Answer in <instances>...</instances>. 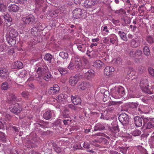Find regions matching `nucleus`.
Instances as JSON below:
<instances>
[{
  "label": "nucleus",
  "instance_id": "nucleus-21",
  "mask_svg": "<svg viewBox=\"0 0 154 154\" xmlns=\"http://www.w3.org/2000/svg\"><path fill=\"white\" fill-rule=\"evenodd\" d=\"M23 65L21 62L20 61H16L13 63L11 67L13 69H21L23 67Z\"/></svg>",
  "mask_w": 154,
  "mask_h": 154
},
{
  "label": "nucleus",
  "instance_id": "nucleus-26",
  "mask_svg": "<svg viewBox=\"0 0 154 154\" xmlns=\"http://www.w3.org/2000/svg\"><path fill=\"white\" fill-rule=\"evenodd\" d=\"M102 34L103 36H106L109 33V30L107 26H102L101 28Z\"/></svg>",
  "mask_w": 154,
  "mask_h": 154
},
{
  "label": "nucleus",
  "instance_id": "nucleus-31",
  "mask_svg": "<svg viewBox=\"0 0 154 154\" xmlns=\"http://www.w3.org/2000/svg\"><path fill=\"white\" fill-rule=\"evenodd\" d=\"M117 91H118L122 96H123L125 94V90L124 88L121 86H118L115 87Z\"/></svg>",
  "mask_w": 154,
  "mask_h": 154
},
{
  "label": "nucleus",
  "instance_id": "nucleus-54",
  "mask_svg": "<svg viewBox=\"0 0 154 154\" xmlns=\"http://www.w3.org/2000/svg\"><path fill=\"white\" fill-rule=\"evenodd\" d=\"M22 96L25 98H28L29 95V93L28 92L23 91L21 94Z\"/></svg>",
  "mask_w": 154,
  "mask_h": 154
},
{
  "label": "nucleus",
  "instance_id": "nucleus-33",
  "mask_svg": "<svg viewBox=\"0 0 154 154\" xmlns=\"http://www.w3.org/2000/svg\"><path fill=\"white\" fill-rule=\"evenodd\" d=\"M51 114L50 110L45 112L43 114V117L46 119H48L51 117Z\"/></svg>",
  "mask_w": 154,
  "mask_h": 154
},
{
  "label": "nucleus",
  "instance_id": "nucleus-37",
  "mask_svg": "<svg viewBox=\"0 0 154 154\" xmlns=\"http://www.w3.org/2000/svg\"><path fill=\"white\" fill-rule=\"evenodd\" d=\"M53 58L52 56L50 54H46L44 57V59L47 61H48L49 63L51 62L52 59Z\"/></svg>",
  "mask_w": 154,
  "mask_h": 154
},
{
  "label": "nucleus",
  "instance_id": "nucleus-25",
  "mask_svg": "<svg viewBox=\"0 0 154 154\" xmlns=\"http://www.w3.org/2000/svg\"><path fill=\"white\" fill-rule=\"evenodd\" d=\"M118 91L116 90L115 88L112 91V96L114 98L117 99L121 98L122 96L120 95Z\"/></svg>",
  "mask_w": 154,
  "mask_h": 154
},
{
  "label": "nucleus",
  "instance_id": "nucleus-13",
  "mask_svg": "<svg viewBox=\"0 0 154 154\" xmlns=\"http://www.w3.org/2000/svg\"><path fill=\"white\" fill-rule=\"evenodd\" d=\"M18 35L17 32L14 29H11L8 33L7 34V39L8 40V38H16Z\"/></svg>",
  "mask_w": 154,
  "mask_h": 154
},
{
  "label": "nucleus",
  "instance_id": "nucleus-20",
  "mask_svg": "<svg viewBox=\"0 0 154 154\" xmlns=\"http://www.w3.org/2000/svg\"><path fill=\"white\" fill-rule=\"evenodd\" d=\"M119 119L122 123H123V122L128 121V116L126 114H122L119 116Z\"/></svg>",
  "mask_w": 154,
  "mask_h": 154
},
{
  "label": "nucleus",
  "instance_id": "nucleus-6",
  "mask_svg": "<svg viewBox=\"0 0 154 154\" xmlns=\"http://www.w3.org/2000/svg\"><path fill=\"white\" fill-rule=\"evenodd\" d=\"M46 27L44 23H40L38 28L36 27L32 28L31 30V33L33 35H35V33H37L39 30H42Z\"/></svg>",
  "mask_w": 154,
  "mask_h": 154
},
{
  "label": "nucleus",
  "instance_id": "nucleus-43",
  "mask_svg": "<svg viewBox=\"0 0 154 154\" xmlns=\"http://www.w3.org/2000/svg\"><path fill=\"white\" fill-rule=\"evenodd\" d=\"M0 140L3 142H6L7 140L6 135L2 132H0Z\"/></svg>",
  "mask_w": 154,
  "mask_h": 154
},
{
  "label": "nucleus",
  "instance_id": "nucleus-46",
  "mask_svg": "<svg viewBox=\"0 0 154 154\" xmlns=\"http://www.w3.org/2000/svg\"><path fill=\"white\" fill-rule=\"evenodd\" d=\"M58 71L61 74H65L67 72V71L65 68L59 67L58 69Z\"/></svg>",
  "mask_w": 154,
  "mask_h": 154
},
{
  "label": "nucleus",
  "instance_id": "nucleus-30",
  "mask_svg": "<svg viewBox=\"0 0 154 154\" xmlns=\"http://www.w3.org/2000/svg\"><path fill=\"white\" fill-rule=\"evenodd\" d=\"M57 98L58 100V103L64 104V102L65 101V99L63 94H60L57 97Z\"/></svg>",
  "mask_w": 154,
  "mask_h": 154
},
{
  "label": "nucleus",
  "instance_id": "nucleus-24",
  "mask_svg": "<svg viewBox=\"0 0 154 154\" xmlns=\"http://www.w3.org/2000/svg\"><path fill=\"white\" fill-rule=\"evenodd\" d=\"M109 37L110 39V42L112 44H114L118 40L117 36L114 34L110 35L109 36Z\"/></svg>",
  "mask_w": 154,
  "mask_h": 154
},
{
  "label": "nucleus",
  "instance_id": "nucleus-22",
  "mask_svg": "<svg viewBox=\"0 0 154 154\" xmlns=\"http://www.w3.org/2000/svg\"><path fill=\"white\" fill-rule=\"evenodd\" d=\"M19 8L15 4H12L9 6L8 10L10 12H16L19 9Z\"/></svg>",
  "mask_w": 154,
  "mask_h": 154
},
{
  "label": "nucleus",
  "instance_id": "nucleus-28",
  "mask_svg": "<svg viewBox=\"0 0 154 154\" xmlns=\"http://www.w3.org/2000/svg\"><path fill=\"white\" fill-rule=\"evenodd\" d=\"M25 146L28 148L35 147L36 146L35 143H33L31 140H28L25 144Z\"/></svg>",
  "mask_w": 154,
  "mask_h": 154
},
{
  "label": "nucleus",
  "instance_id": "nucleus-52",
  "mask_svg": "<svg viewBox=\"0 0 154 154\" xmlns=\"http://www.w3.org/2000/svg\"><path fill=\"white\" fill-rule=\"evenodd\" d=\"M63 117H69V110L68 109L64 110L63 112Z\"/></svg>",
  "mask_w": 154,
  "mask_h": 154
},
{
  "label": "nucleus",
  "instance_id": "nucleus-12",
  "mask_svg": "<svg viewBox=\"0 0 154 154\" xmlns=\"http://www.w3.org/2000/svg\"><path fill=\"white\" fill-rule=\"evenodd\" d=\"M134 122L137 127L141 126L142 124V117H140L139 116L135 117L134 118Z\"/></svg>",
  "mask_w": 154,
  "mask_h": 154
},
{
  "label": "nucleus",
  "instance_id": "nucleus-48",
  "mask_svg": "<svg viewBox=\"0 0 154 154\" xmlns=\"http://www.w3.org/2000/svg\"><path fill=\"white\" fill-rule=\"evenodd\" d=\"M139 44L135 40L132 39L131 41V45L133 48H136L139 45Z\"/></svg>",
  "mask_w": 154,
  "mask_h": 154
},
{
  "label": "nucleus",
  "instance_id": "nucleus-61",
  "mask_svg": "<svg viewBox=\"0 0 154 154\" xmlns=\"http://www.w3.org/2000/svg\"><path fill=\"white\" fill-rule=\"evenodd\" d=\"M149 71L150 74L152 76H154V69L152 68H149Z\"/></svg>",
  "mask_w": 154,
  "mask_h": 154
},
{
  "label": "nucleus",
  "instance_id": "nucleus-57",
  "mask_svg": "<svg viewBox=\"0 0 154 154\" xmlns=\"http://www.w3.org/2000/svg\"><path fill=\"white\" fill-rule=\"evenodd\" d=\"M147 41L149 43H152L153 42V39L150 36H147Z\"/></svg>",
  "mask_w": 154,
  "mask_h": 154
},
{
  "label": "nucleus",
  "instance_id": "nucleus-56",
  "mask_svg": "<svg viewBox=\"0 0 154 154\" xmlns=\"http://www.w3.org/2000/svg\"><path fill=\"white\" fill-rule=\"evenodd\" d=\"M135 57H137L140 56L142 54V51L139 50L135 51Z\"/></svg>",
  "mask_w": 154,
  "mask_h": 154
},
{
  "label": "nucleus",
  "instance_id": "nucleus-32",
  "mask_svg": "<svg viewBox=\"0 0 154 154\" xmlns=\"http://www.w3.org/2000/svg\"><path fill=\"white\" fill-rule=\"evenodd\" d=\"M79 88L82 90H84L89 86L88 82H83L81 83Z\"/></svg>",
  "mask_w": 154,
  "mask_h": 154
},
{
  "label": "nucleus",
  "instance_id": "nucleus-8",
  "mask_svg": "<svg viewBox=\"0 0 154 154\" xmlns=\"http://www.w3.org/2000/svg\"><path fill=\"white\" fill-rule=\"evenodd\" d=\"M75 67L78 69H82L84 68V66L82 65L81 61V59L77 57H75Z\"/></svg>",
  "mask_w": 154,
  "mask_h": 154
},
{
  "label": "nucleus",
  "instance_id": "nucleus-50",
  "mask_svg": "<svg viewBox=\"0 0 154 154\" xmlns=\"http://www.w3.org/2000/svg\"><path fill=\"white\" fill-rule=\"evenodd\" d=\"M7 123L5 122L4 120H2L1 121L0 120V129L2 128L3 127H7Z\"/></svg>",
  "mask_w": 154,
  "mask_h": 154
},
{
  "label": "nucleus",
  "instance_id": "nucleus-19",
  "mask_svg": "<svg viewBox=\"0 0 154 154\" xmlns=\"http://www.w3.org/2000/svg\"><path fill=\"white\" fill-rule=\"evenodd\" d=\"M79 80V78L78 76H72L69 78V83L72 86H74L76 84Z\"/></svg>",
  "mask_w": 154,
  "mask_h": 154
},
{
  "label": "nucleus",
  "instance_id": "nucleus-64",
  "mask_svg": "<svg viewBox=\"0 0 154 154\" xmlns=\"http://www.w3.org/2000/svg\"><path fill=\"white\" fill-rule=\"evenodd\" d=\"M83 147L84 148L86 149H89L90 148L89 144L87 142H84L83 144Z\"/></svg>",
  "mask_w": 154,
  "mask_h": 154
},
{
  "label": "nucleus",
  "instance_id": "nucleus-9",
  "mask_svg": "<svg viewBox=\"0 0 154 154\" xmlns=\"http://www.w3.org/2000/svg\"><path fill=\"white\" fill-rule=\"evenodd\" d=\"M96 3V0H86L84 4V6L87 8H91Z\"/></svg>",
  "mask_w": 154,
  "mask_h": 154
},
{
  "label": "nucleus",
  "instance_id": "nucleus-17",
  "mask_svg": "<svg viewBox=\"0 0 154 154\" xmlns=\"http://www.w3.org/2000/svg\"><path fill=\"white\" fill-rule=\"evenodd\" d=\"M71 99L72 103L75 105H80L81 100L79 97L75 96H71Z\"/></svg>",
  "mask_w": 154,
  "mask_h": 154
},
{
  "label": "nucleus",
  "instance_id": "nucleus-47",
  "mask_svg": "<svg viewBox=\"0 0 154 154\" xmlns=\"http://www.w3.org/2000/svg\"><path fill=\"white\" fill-rule=\"evenodd\" d=\"M27 74V72L25 70H22L19 75V77L21 78L24 77Z\"/></svg>",
  "mask_w": 154,
  "mask_h": 154
},
{
  "label": "nucleus",
  "instance_id": "nucleus-60",
  "mask_svg": "<svg viewBox=\"0 0 154 154\" xmlns=\"http://www.w3.org/2000/svg\"><path fill=\"white\" fill-rule=\"evenodd\" d=\"M8 54L10 55H13L14 56V54L15 52L13 48H11L10 49L8 52Z\"/></svg>",
  "mask_w": 154,
  "mask_h": 154
},
{
  "label": "nucleus",
  "instance_id": "nucleus-2",
  "mask_svg": "<svg viewBox=\"0 0 154 154\" xmlns=\"http://www.w3.org/2000/svg\"><path fill=\"white\" fill-rule=\"evenodd\" d=\"M48 69V67L45 65H43L41 67H38L37 69V74L35 75L36 78L37 79V80L41 82L42 79V75L44 73V72Z\"/></svg>",
  "mask_w": 154,
  "mask_h": 154
},
{
  "label": "nucleus",
  "instance_id": "nucleus-36",
  "mask_svg": "<svg viewBox=\"0 0 154 154\" xmlns=\"http://www.w3.org/2000/svg\"><path fill=\"white\" fill-rule=\"evenodd\" d=\"M118 34L120 36L121 38L124 41H127V38L126 37V34L124 32H122L121 31L118 32Z\"/></svg>",
  "mask_w": 154,
  "mask_h": 154
},
{
  "label": "nucleus",
  "instance_id": "nucleus-34",
  "mask_svg": "<svg viewBox=\"0 0 154 154\" xmlns=\"http://www.w3.org/2000/svg\"><path fill=\"white\" fill-rule=\"evenodd\" d=\"M3 39L0 40V42L2 43L0 45V52H4L6 49V45L5 43L3 42Z\"/></svg>",
  "mask_w": 154,
  "mask_h": 154
},
{
  "label": "nucleus",
  "instance_id": "nucleus-58",
  "mask_svg": "<svg viewBox=\"0 0 154 154\" xmlns=\"http://www.w3.org/2000/svg\"><path fill=\"white\" fill-rule=\"evenodd\" d=\"M152 126V124L150 121L148 122L146 124L144 127H145L147 129L151 128Z\"/></svg>",
  "mask_w": 154,
  "mask_h": 154
},
{
  "label": "nucleus",
  "instance_id": "nucleus-59",
  "mask_svg": "<svg viewBox=\"0 0 154 154\" xmlns=\"http://www.w3.org/2000/svg\"><path fill=\"white\" fill-rule=\"evenodd\" d=\"M109 94L108 91H105L104 92V97L106 98L105 99V100H106V99L109 98Z\"/></svg>",
  "mask_w": 154,
  "mask_h": 154
},
{
  "label": "nucleus",
  "instance_id": "nucleus-15",
  "mask_svg": "<svg viewBox=\"0 0 154 154\" xmlns=\"http://www.w3.org/2000/svg\"><path fill=\"white\" fill-rule=\"evenodd\" d=\"M114 71V68L111 66H107L104 69V74L107 76H109L112 74Z\"/></svg>",
  "mask_w": 154,
  "mask_h": 154
},
{
  "label": "nucleus",
  "instance_id": "nucleus-4",
  "mask_svg": "<svg viewBox=\"0 0 154 154\" xmlns=\"http://www.w3.org/2000/svg\"><path fill=\"white\" fill-rule=\"evenodd\" d=\"M10 111L15 114L20 113L22 110V108L17 103L12 104L9 107Z\"/></svg>",
  "mask_w": 154,
  "mask_h": 154
},
{
  "label": "nucleus",
  "instance_id": "nucleus-55",
  "mask_svg": "<svg viewBox=\"0 0 154 154\" xmlns=\"http://www.w3.org/2000/svg\"><path fill=\"white\" fill-rule=\"evenodd\" d=\"M6 9V7L3 4L0 2V11H4Z\"/></svg>",
  "mask_w": 154,
  "mask_h": 154
},
{
  "label": "nucleus",
  "instance_id": "nucleus-16",
  "mask_svg": "<svg viewBox=\"0 0 154 154\" xmlns=\"http://www.w3.org/2000/svg\"><path fill=\"white\" fill-rule=\"evenodd\" d=\"M95 76L94 70L90 69L85 73V77L88 80H91Z\"/></svg>",
  "mask_w": 154,
  "mask_h": 154
},
{
  "label": "nucleus",
  "instance_id": "nucleus-42",
  "mask_svg": "<svg viewBox=\"0 0 154 154\" xmlns=\"http://www.w3.org/2000/svg\"><path fill=\"white\" fill-rule=\"evenodd\" d=\"M78 49L82 52H85V46L83 44H78L77 45Z\"/></svg>",
  "mask_w": 154,
  "mask_h": 154
},
{
  "label": "nucleus",
  "instance_id": "nucleus-40",
  "mask_svg": "<svg viewBox=\"0 0 154 154\" xmlns=\"http://www.w3.org/2000/svg\"><path fill=\"white\" fill-rule=\"evenodd\" d=\"M59 56L63 59H66L68 57V53L63 51L60 52L59 53Z\"/></svg>",
  "mask_w": 154,
  "mask_h": 154
},
{
  "label": "nucleus",
  "instance_id": "nucleus-41",
  "mask_svg": "<svg viewBox=\"0 0 154 154\" xmlns=\"http://www.w3.org/2000/svg\"><path fill=\"white\" fill-rule=\"evenodd\" d=\"M11 118V116L8 114H6L5 115L3 118L2 120H4L5 122L7 123V125L8 123V121L10 120Z\"/></svg>",
  "mask_w": 154,
  "mask_h": 154
},
{
  "label": "nucleus",
  "instance_id": "nucleus-39",
  "mask_svg": "<svg viewBox=\"0 0 154 154\" xmlns=\"http://www.w3.org/2000/svg\"><path fill=\"white\" fill-rule=\"evenodd\" d=\"M143 52L145 55L148 56L150 54V51L149 47L147 46H145L143 48Z\"/></svg>",
  "mask_w": 154,
  "mask_h": 154
},
{
  "label": "nucleus",
  "instance_id": "nucleus-45",
  "mask_svg": "<svg viewBox=\"0 0 154 154\" xmlns=\"http://www.w3.org/2000/svg\"><path fill=\"white\" fill-rule=\"evenodd\" d=\"M141 131L138 130H135L132 132V134L134 136H137L141 134Z\"/></svg>",
  "mask_w": 154,
  "mask_h": 154
},
{
  "label": "nucleus",
  "instance_id": "nucleus-51",
  "mask_svg": "<svg viewBox=\"0 0 154 154\" xmlns=\"http://www.w3.org/2000/svg\"><path fill=\"white\" fill-rule=\"evenodd\" d=\"M58 13L59 12L57 11H51L48 12V14L51 16L53 17L54 16H57Z\"/></svg>",
  "mask_w": 154,
  "mask_h": 154
},
{
  "label": "nucleus",
  "instance_id": "nucleus-35",
  "mask_svg": "<svg viewBox=\"0 0 154 154\" xmlns=\"http://www.w3.org/2000/svg\"><path fill=\"white\" fill-rule=\"evenodd\" d=\"M7 40L9 45L12 46L14 45L16 43V40L15 38H8V40Z\"/></svg>",
  "mask_w": 154,
  "mask_h": 154
},
{
  "label": "nucleus",
  "instance_id": "nucleus-23",
  "mask_svg": "<svg viewBox=\"0 0 154 154\" xmlns=\"http://www.w3.org/2000/svg\"><path fill=\"white\" fill-rule=\"evenodd\" d=\"M8 74V70L5 68H0V76L2 77H6Z\"/></svg>",
  "mask_w": 154,
  "mask_h": 154
},
{
  "label": "nucleus",
  "instance_id": "nucleus-63",
  "mask_svg": "<svg viewBox=\"0 0 154 154\" xmlns=\"http://www.w3.org/2000/svg\"><path fill=\"white\" fill-rule=\"evenodd\" d=\"M129 54L131 57H135V51H130L129 53Z\"/></svg>",
  "mask_w": 154,
  "mask_h": 154
},
{
  "label": "nucleus",
  "instance_id": "nucleus-3",
  "mask_svg": "<svg viewBox=\"0 0 154 154\" xmlns=\"http://www.w3.org/2000/svg\"><path fill=\"white\" fill-rule=\"evenodd\" d=\"M140 86L143 92L149 93L150 91L149 89V85L148 84V80L146 79L141 80L140 82Z\"/></svg>",
  "mask_w": 154,
  "mask_h": 154
},
{
  "label": "nucleus",
  "instance_id": "nucleus-49",
  "mask_svg": "<svg viewBox=\"0 0 154 154\" xmlns=\"http://www.w3.org/2000/svg\"><path fill=\"white\" fill-rule=\"evenodd\" d=\"M115 13L117 14L120 13L121 14H126V12L125 10L122 8H121L119 10L115 11Z\"/></svg>",
  "mask_w": 154,
  "mask_h": 154
},
{
  "label": "nucleus",
  "instance_id": "nucleus-62",
  "mask_svg": "<svg viewBox=\"0 0 154 154\" xmlns=\"http://www.w3.org/2000/svg\"><path fill=\"white\" fill-rule=\"evenodd\" d=\"M69 106L70 108H71L72 109L75 110H78V108H79L78 107L75 106L72 104L69 105Z\"/></svg>",
  "mask_w": 154,
  "mask_h": 154
},
{
  "label": "nucleus",
  "instance_id": "nucleus-7",
  "mask_svg": "<svg viewBox=\"0 0 154 154\" xmlns=\"http://www.w3.org/2000/svg\"><path fill=\"white\" fill-rule=\"evenodd\" d=\"M36 8H38L40 6V9H42L43 11L44 12H45L47 7L45 5V3H44L43 1V0H36Z\"/></svg>",
  "mask_w": 154,
  "mask_h": 154
},
{
  "label": "nucleus",
  "instance_id": "nucleus-27",
  "mask_svg": "<svg viewBox=\"0 0 154 154\" xmlns=\"http://www.w3.org/2000/svg\"><path fill=\"white\" fill-rule=\"evenodd\" d=\"M105 129L104 125L102 124L98 123H97L94 127V131H100L103 130Z\"/></svg>",
  "mask_w": 154,
  "mask_h": 154
},
{
  "label": "nucleus",
  "instance_id": "nucleus-53",
  "mask_svg": "<svg viewBox=\"0 0 154 154\" xmlns=\"http://www.w3.org/2000/svg\"><path fill=\"white\" fill-rule=\"evenodd\" d=\"M142 121H143V126H144L146 123H147L149 122V119H150L148 118L144 117H142Z\"/></svg>",
  "mask_w": 154,
  "mask_h": 154
},
{
  "label": "nucleus",
  "instance_id": "nucleus-1",
  "mask_svg": "<svg viewBox=\"0 0 154 154\" xmlns=\"http://www.w3.org/2000/svg\"><path fill=\"white\" fill-rule=\"evenodd\" d=\"M73 17L75 19H85L87 16L86 11L79 8H76L72 12Z\"/></svg>",
  "mask_w": 154,
  "mask_h": 154
},
{
  "label": "nucleus",
  "instance_id": "nucleus-11",
  "mask_svg": "<svg viewBox=\"0 0 154 154\" xmlns=\"http://www.w3.org/2000/svg\"><path fill=\"white\" fill-rule=\"evenodd\" d=\"M93 66L97 69H100L103 67L105 64L100 60L94 61L93 63Z\"/></svg>",
  "mask_w": 154,
  "mask_h": 154
},
{
  "label": "nucleus",
  "instance_id": "nucleus-18",
  "mask_svg": "<svg viewBox=\"0 0 154 154\" xmlns=\"http://www.w3.org/2000/svg\"><path fill=\"white\" fill-rule=\"evenodd\" d=\"M138 106V104L136 103H130L129 106L131 108L129 109V111H130V113L133 115L136 114L134 110Z\"/></svg>",
  "mask_w": 154,
  "mask_h": 154
},
{
  "label": "nucleus",
  "instance_id": "nucleus-14",
  "mask_svg": "<svg viewBox=\"0 0 154 154\" xmlns=\"http://www.w3.org/2000/svg\"><path fill=\"white\" fill-rule=\"evenodd\" d=\"M3 17L5 22V24L8 26H10L12 24V19L10 16L8 14H6L4 15Z\"/></svg>",
  "mask_w": 154,
  "mask_h": 154
},
{
  "label": "nucleus",
  "instance_id": "nucleus-10",
  "mask_svg": "<svg viewBox=\"0 0 154 154\" xmlns=\"http://www.w3.org/2000/svg\"><path fill=\"white\" fill-rule=\"evenodd\" d=\"M60 90V88L58 85H54L53 87L50 88L48 91L50 94H54L57 93Z\"/></svg>",
  "mask_w": 154,
  "mask_h": 154
},
{
  "label": "nucleus",
  "instance_id": "nucleus-38",
  "mask_svg": "<svg viewBox=\"0 0 154 154\" xmlns=\"http://www.w3.org/2000/svg\"><path fill=\"white\" fill-rule=\"evenodd\" d=\"M75 57L72 58L68 66L69 69H72L75 66Z\"/></svg>",
  "mask_w": 154,
  "mask_h": 154
},
{
  "label": "nucleus",
  "instance_id": "nucleus-5",
  "mask_svg": "<svg viewBox=\"0 0 154 154\" xmlns=\"http://www.w3.org/2000/svg\"><path fill=\"white\" fill-rule=\"evenodd\" d=\"M34 20V17L32 15L24 17L22 19V21L26 24H28L31 22H33Z\"/></svg>",
  "mask_w": 154,
  "mask_h": 154
},
{
  "label": "nucleus",
  "instance_id": "nucleus-44",
  "mask_svg": "<svg viewBox=\"0 0 154 154\" xmlns=\"http://www.w3.org/2000/svg\"><path fill=\"white\" fill-rule=\"evenodd\" d=\"M51 77L52 75L50 73L47 72L45 74L43 78L46 81H48L50 80Z\"/></svg>",
  "mask_w": 154,
  "mask_h": 154
},
{
  "label": "nucleus",
  "instance_id": "nucleus-29",
  "mask_svg": "<svg viewBox=\"0 0 154 154\" xmlns=\"http://www.w3.org/2000/svg\"><path fill=\"white\" fill-rule=\"evenodd\" d=\"M11 85L8 82H3L2 84L1 88L2 90H7L8 88L11 87Z\"/></svg>",
  "mask_w": 154,
  "mask_h": 154
}]
</instances>
